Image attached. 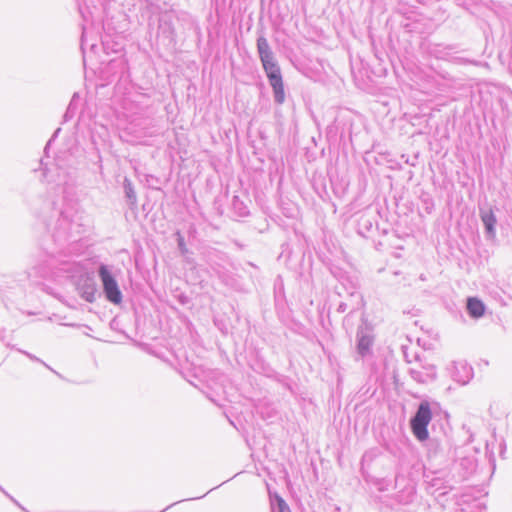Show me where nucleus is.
<instances>
[{
	"mask_svg": "<svg viewBox=\"0 0 512 512\" xmlns=\"http://www.w3.org/2000/svg\"><path fill=\"white\" fill-rule=\"evenodd\" d=\"M482 221L489 233L494 232V225L496 224V218L492 211H489L482 215Z\"/></svg>",
	"mask_w": 512,
	"mask_h": 512,
	"instance_id": "nucleus-5",
	"label": "nucleus"
},
{
	"mask_svg": "<svg viewBox=\"0 0 512 512\" xmlns=\"http://www.w3.org/2000/svg\"><path fill=\"white\" fill-rule=\"evenodd\" d=\"M99 275L103 284L104 292L107 299L114 303L119 304L122 300L121 291L118 288V284L111 273L108 271L105 265H101L99 268Z\"/></svg>",
	"mask_w": 512,
	"mask_h": 512,
	"instance_id": "nucleus-3",
	"label": "nucleus"
},
{
	"mask_svg": "<svg viewBox=\"0 0 512 512\" xmlns=\"http://www.w3.org/2000/svg\"><path fill=\"white\" fill-rule=\"evenodd\" d=\"M177 235H178V246H179L181 252L182 253H187L188 249L186 247V244H185L183 236L180 233H178Z\"/></svg>",
	"mask_w": 512,
	"mask_h": 512,
	"instance_id": "nucleus-6",
	"label": "nucleus"
},
{
	"mask_svg": "<svg viewBox=\"0 0 512 512\" xmlns=\"http://www.w3.org/2000/svg\"><path fill=\"white\" fill-rule=\"evenodd\" d=\"M257 48L263 68L273 88L275 100L277 103L282 104L285 101V92L280 68L274 60L269 44L265 38L260 37L257 40Z\"/></svg>",
	"mask_w": 512,
	"mask_h": 512,
	"instance_id": "nucleus-1",
	"label": "nucleus"
},
{
	"mask_svg": "<svg viewBox=\"0 0 512 512\" xmlns=\"http://www.w3.org/2000/svg\"><path fill=\"white\" fill-rule=\"evenodd\" d=\"M432 419L430 404L427 401L422 402L415 416L411 419V429L414 436L419 441H425L429 437L427 426Z\"/></svg>",
	"mask_w": 512,
	"mask_h": 512,
	"instance_id": "nucleus-2",
	"label": "nucleus"
},
{
	"mask_svg": "<svg viewBox=\"0 0 512 512\" xmlns=\"http://www.w3.org/2000/svg\"><path fill=\"white\" fill-rule=\"evenodd\" d=\"M467 309L471 317L479 318L484 315L485 306L482 301L477 298H469L467 301Z\"/></svg>",
	"mask_w": 512,
	"mask_h": 512,
	"instance_id": "nucleus-4",
	"label": "nucleus"
}]
</instances>
